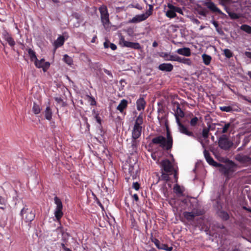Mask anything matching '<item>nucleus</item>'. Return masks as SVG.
Listing matches in <instances>:
<instances>
[{"label": "nucleus", "instance_id": "obj_27", "mask_svg": "<svg viewBox=\"0 0 251 251\" xmlns=\"http://www.w3.org/2000/svg\"><path fill=\"white\" fill-rule=\"evenodd\" d=\"M171 175V174H170L169 173H166L165 172L161 171V175L160 176H159L158 180L157 183L159 180H164L166 182L168 181H169L170 180V177L169 176Z\"/></svg>", "mask_w": 251, "mask_h": 251}, {"label": "nucleus", "instance_id": "obj_42", "mask_svg": "<svg viewBox=\"0 0 251 251\" xmlns=\"http://www.w3.org/2000/svg\"><path fill=\"white\" fill-rule=\"evenodd\" d=\"M174 191L175 193L177 194H182L183 191H182L180 186L178 184H176L174 187Z\"/></svg>", "mask_w": 251, "mask_h": 251}, {"label": "nucleus", "instance_id": "obj_58", "mask_svg": "<svg viewBox=\"0 0 251 251\" xmlns=\"http://www.w3.org/2000/svg\"><path fill=\"white\" fill-rule=\"evenodd\" d=\"M54 99H55V101H56L57 103H61V102H62V103H64V102H63V100H62V99L61 98H59V97H55V98H54Z\"/></svg>", "mask_w": 251, "mask_h": 251}, {"label": "nucleus", "instance_id": "obj_22", "mask_svg": "<svg viewBox=\"0 0 251 251\" xmlns=\"http://www.w3.org/2000/svg\"><path fill=\"white\" fill-rule=\"evenodd\" d=\"M239 109H240L238 106H234L233 105L230 106H221L220 109L222 111L231 112L233 111H238Z\"/></svg>", "mask_w": 251, "mask_h": 251}, {"label": "nucleus", "instance_id": "obj_45", "mask_svg": "<svg viewBox=\"0 0 251 251\" xmlns=\"http://www.w3.org/2000/svg\"><path fill=\"white\" fill-rule=\"evenodd\" d=\"M137 139H134L132 138L131 140V147L133 151H135L138 145V142L137 141Z\"/></svg>", "mask_w": 251, "mask_h": 251}, {"label": "nucleus", "instance_id": "obj_40", "mask_svg": "<svg viewBox=\"0 0 251 251\" xmlns=\"http://www.w3.org/2000/svg\"><path fill=\"white\" fill-rule=\"evenodd\" d=\"M224 54L227 58H230L233 56V53L232 51L227 49H226L224 50Z\"/></svg>", "mask_w": 251, "mask_h": 251}, {"label": "nucleus", "instance_id": "obj_11", "mask_svg": "<svg viewBox=\"0 0 251 251\" xmlns=\"http://www.w3.org/2000/svg\"><path fill=\"white\" fill-rule=\"evenodd\" d=\"M161 171L172 174L174 168L171 161L166 159L162 160L160 163Z\"/></svg>", "mask_w": 251, "mask_h": 251}, {"label": "nucleus", "instance_id": "obj_2", "mask_svg": "<svg viewBox=\"0 0 251 251\" xmlns=\"http://www.w3.org/2000/svg\"><path fill=\"white\" fill-rule=\"evenodd\" d=\"M143 123V117L142 113H140L137 117L132 131V138H139L141 135L142 126Z\"/></svg>", "mask_w": 251, "mask_h": 251}, {"label": "nucleus", "instance_id": "obj_53", "mask_svg": "<svg viewBox=\"0 0 251 251\" xmlns=\"http://www.w3.org/2000/svg\"><path fill=\"white\" fill-rule=\"evenodd\" d=\"M242 208L246 210L247 212L251 214V208L248 206L247 205H244L242 206Z\"/></svg>", "mask_w": 251, "mask_h": 251}, {"label": "nucleus", "instance_id": "obj_49", "mask_svg": "<svg viewBox=\"0 0 251 251\" xmlns=\"http://www.w3.org/2000/svg\"><path fill=\"white\" fill-rule=\"evenodd\" d=\"M93 112L95 114H96V115L95 116V118L97 121V122L100 125H101V119L100 117L99 116V113H96V111L95 110H93Z\"/></svg>", "mask_w": 251, "mask_h": 251}, {"label": "nucleus", "instance_id": "obj_7", "mask_svg": "<svg viewBox=\"0 0 251 251\" xmlns=\"http://www.w3.org/2000/svg\"><path fill=\"white\" fill-rule=\"evenodd\" d=\"M151 143L155 145H159V146L161 148L166 151L171 150L173 147L171 146L170 147H169V146H168V144L167 143V139L165 137L162 135H159L153 138L151 140Z\"/></svg>", "mask_w": 251, "mask_h": 251}, {"label": "nucleus", "instance_id": "obj_19", "mask_svg": "<svg viewBox=\"0 0 251 251\" xmlns=\"http://www.w3.org/2000/svg\"><path fill=\"white\" fill-rule=\"evenodd\" d=\"M2 36L10 46L13 47L15 45V42L13 39L6 31H3L2 32Z\"/></svg>", "mask_w": 251, "mask_h": 251}, {"label": "nucleus", "instance_id": "obj_34", "mask_svg": "<svg viewBox=\"0 0 251 251\" xmlns=\"http://www.w3.org/2000/svg\"><path fill=\"white\" fill-rule=\"evenodd\" d=\"M202 57L203 59V63L205 65H208L210 64L211 60V57L210 55L206 54H203L202 55Z\"/></svg>", "mask_w": 251, "mask_h": 251}, {"label": "nucleus", "instance_id": "obj_33", "mask_svg": "<svg viewBox=\"0 0 251 251\" xmlns=\"http://www.w3.org/2000/svg\"><path fill=\"white\" fill-rule=\"evenodd\" d=\"M166 15L169 18H174L176 16V14L175 13V11L172 9H169L166 12Z\"/></svg>", "mask_w": 251, "mask_h": 251}, {"label": "nucleus", "instance_id": "obj_39", "mask_svg": "<svg viewBox=\"0 0 251 251\" xmlns=\"http://www.w3.org/2000/svg\"><path fill=\"white\" fill-rule=\"evenodd\" d=\"M151 242L154 243L155 244V246L157 247V245L159 247H161L162 245H167L165 244H161L160 241L158 240V239H156L154 237L151 238Z\"/></svg>", "mask_w": 251, "mask_h": 251}, {"label": "nucleus", "instance_id": "obj_30", "mask_svg": "<svg viewBox=\"0 0 251 251\" xmlns=\"http://www.w3.org/2000/svg\"><path fill=\"white\" fill-rule=\"evenodd\" d=\"M41 110V108L40 105L36 103L35 102H33V107H32V111L33 112L37 115L40 113Z\"/></svg>", "mask_w": 251, "mask_h": 251}, {"label": "nucleus", "instance_id": "obj_59", "mask_svg": "<svg viewBox=\"0 0 251 251\" xmlns=\"http://www.w3.org/2000/svg\"><path fill=\"white\" fill-rule=\"evenodd\" d=\"M216 31L221 35H223L224 34V32L222 29V28L218 26V28H216Z\"/></svg>", "mask_w": 251, "mask_h": 251}, {"label": "nucleus", "instance_id": "obj_6", "mask_svg": "<svg viewBox=\"0 0 251 251\" xmlns=\"http://www.w3.org/2000/svg\"><path fill=\"white\" fill-rule=\"evenodd\" d=\"M153 6L149 5V9L145 14L137 15L128 22L129 23H137L146 20L152 13Z\"/></svg>", "mask_w": 251, "mask_h": 251}, {"label": "nucleus", "instance_id": "obj_25", "mask_svg": "<svg viewBox=\"0 0 251 251\" xmlns=\"http://www.w3.org/2000/svg\"><path fill=\"white\" fill-rule=\"evenodd\" d=\"M146 102L143 98H140L136 101L137 109L138 111L145 109Z\"/></svg>", "mask_w": 251, "mask_h": 251}, {"label": "nucleus", "instance_id": "obj_17", "mask_svg": "<svg viewBox=\"0 0 251 251\" xmlns=\"http://www.w3.org/2000/svg\"><path fill=\"white\" fill-rule=\"evenodd\" d=\"M211 126L209 125L207 127H204L203 128L201 134H199L201 136V140L203 141V139L205 140L206 143L209 142L208 139L209 135L210 128Z\"/></svg>", "mask_w": 251, "mask_h": 251}, {"label": "nucleus", "instance_id": "obj_63", "mask_svg": "<svg viewBox=\"0 0 251 251\" xmlns=\"http://www.w3.org/2000/svg\"><path fill=\"white\" fill-rule=\"evenodd\" d=\"M199 14L204 17L206 16V12L203 10L199 11Z\"/></svg>", "mask_w": 251, "mask_h": 251}, {"label": "nucleus", "instance_id": "obj_8", "mask_svg": "<svg viewBox=\"0 0 251 251\" xmlns=\"http://www.w3.org/2000/svg\"><path fill=\"white\" fill-rule=\"evenodd\" d=\"M20 214L23 220H34L35 217L34 210L29 209L26 206L22 209Z\"/></svg>", "mask_w": 251, "mask_h": 251}, {"label": "nucleus", "instance_id": "obj_26", "mask_svg": "<svg viewBox=\"0 0 251 251\" xmlns=\"http://www.w3.org/2000/svg\"><path fill=\"white\" fill-rule=\"evenodd\" d=\"M127 103L128 102L127 100L125 99L122 100L120 104L117 107V109L120 111V112H123L124 110L127 107Z\"/></svg>", "mask_w": 251, "mask_h": 251}, {"label": "nucleus", "instance_id": "obj_24", "mask_svg": "<svg viewBox=\"0 0 251 251\" xmlns=\"http://www.w3.org/2000/svg\"><path fill=\"white\" fill-rule=\"evenodd\" d=\"M176 52L180 55H182L187 57L191 55V50L189 48H183L178 49L176 50Z\"/></svg>", "mask_w": 251, "mask_h": 251}, {"label": "nucleus", "instance_id": "obj_57", "mask_svg": "<svg viewBox=\"0 0 251 251\" xmlns=\"http://www.w3.org/2000/svg\"><path fill=\"white\" fill-rule=\"evenodd\" d=\"M109 47L112 50H115L117 49V46L115 44L113 43H110Z\"/></svg>", "mask_w": 251, "mask_h": 251}, {"label": "nucleus", "instance_id": "obj_14", "mask_svg": "<svg viewBox=\"0 0 251 251\" xmlns=\"http://www.w3.org/2000/svg\"><path fill=\"white\" fill-rule=\"evenodd\" d=\"M207 0V1H205L203 3V5L206 6L211 12H217L220 15H225V14L216 6V4L212 2L211 0Z\"/></svg>", "mask_w": 251, "mask_h": 251}, {"label": "nucleus", "instance_id": "obj_28", "mask_svg": "<svg viewBox=\"0 0 251 251\" xmlns=\"http://www.w3.org/2000/svg\"><path fill=\"white\" fill-rule=\"evenodd\" d=\"M44 113L45 118L49 121L51 120L52 119V112L50 106H47Z\"/></svg>", "mask_w": 251, "mask_h": 251}, {"label": "nucleus", "instance_id": "obj_32", "mask_svg": "<svg viewBox=\"0 0 251 251\" xmlns=\"http://www.w3.org/2000/svg\"><path fill=\"white\" fill-rule=\"evenodd\" d=\"M29 56L30 58V60L31 61H35V60H36L37 58L35 52L33 50L31 49H28L27 50Z\"/></svg>", "mask_w": 251, "mask_h": 251}, {"label": "nucleus", "instance_id": "obj_54", "mask_svg": "<svg viewBox=\"0 0 251 251\" xmlns=\"http://www.w3.org/2000/svg\"><path fill=\"white\" fill-rule=\"evenodd\" d=\"M103 71L104 72L107 74V75H109L110 76H111V77H113V75L112 74V73H111V72L107 69H103Z\"/></svg>", "mask_w": 251, "mask_h": 251}, {"label": "nucleus", "instance_id": "obj_5", "mask_svg": "<svg viewBox=\"0 0 251 251\" xmlns=\"http://www.w3.org/2000/svg\"><path fill=\"white\" fill-rule=\"evenodd\" d=\"M100 14V20L103 25L105 28L109 27L110 21L109 18V13L107 6L105 5H102L99 8Z\"/></svg>", "mask_w": 251, "mask_h": 251}, {"label": "nucleus", "instance_id": "obj_50", "mask_svg": "<svg viewBox=\"0 0 251 251\" xmlns=\"http://www.w3.org/2000/svg\"><path fill=\"white\" fill-rule=\"evenodd\" d=\"M157 119H158L159 123H160V124H161V123L163 122H164V123H165V120H168L166 119V117L165 116H162L161 117H160L159 115H158Z\"/></svg>", "mask_w": 251, "mask_h": 251}, {"label": "nucleus", "instance_id": "obj_47", "mask_svg": "<svg viewBox=\"0 0 251 251\" xmlns=\"http://www.w3.org/2000/svg\"><path fill=\"white\" fill-rule=\"evenodd\" d=\"M225 228L223 225L222 224H214V230L216 229H223Z\"/></svg>", "mask_w": 251, "mask_h": 251}, {"label": "nucleus", "instance_id": "obj_20", "mask_svg": "<svg viewBox=\"0 0 251 251\" xmlns=\"http://www.w3.org/2000/svg\"><path fill=\"white\" fill-rule=\"evenodd\" d=\"M64 42V37L63 36H59L53 43L54 51L55 52L58 48L63 46Z\"/></svg>", "mask_w": 251, "mask_h": 251}, {"label": "nucleus", "instance_id": "obj_16", "mask_svg": "<svg viewBox=\"0 0 251 251\" xmlns=\"http://www.w3.org/2000/svg\"><path fill=\"white\" fill-rule=\"evenodd\" d=\"M206 147L205 148H203L204 149L203 151V154L204 157L207 161V162L210 165L217 167V165H218L219 163H217V162L215 161L213 158L210 156V153L208 151H207L205 149Z\"/></svg>", "mask_w": 251, "mask_h": 251}, {"label": "nucleus", "instance_id": "obj_61", "mask_svg": "<svg viewBox=\"0 0 251 251\" xmlns=\"http://www.w3.org/2000/svg\"><path fill=\"white\" fill-rule=\"evenodd\" d=\"M133 7L139 10L142 9V7L138 3L136 4L135 5L133 6Z\"/></svg>", "mask_w": 251, "mask_h": 251}, {"label": "nucleus", "instance_id": "obj_48", "mask_svg": "<svg viewBox=\"0 0 251 251\" xmlns=\"http://www.w3.org/2000/svg\"><path fill=\"white\" fill-rule=\"evenodd\" d=\"M219 4L224 6L225 8L227 7L226 5L229 2L230 0H219Z\"/></svg>", "mask_w": 251, "mask_h": 251}, {"label": "nucleus", "instance_id": "obj_41", "mask_svg": "<svg viewBox=\"0 0 251 251\" xmlns=\"http://www.w3.org/2000/svg\"><path fill=\"white\" fill-rule=\"evenodd\" d=\"M162 55H161V56L164 57L166 60H168V61H174V60L170 59H171L170 57L172 56V57H176V55H174L169 54L167 52H162Z\"/></svg>", "mask_w": 251, "mask_h": 251}, {"label": "nucleus", "instance_id": "obj_23", "mask_svg": "<svg viewBox=\"0 0 251 251\" xmlns=\"http://www.w3.org/2000/svg\"><path fill=\"white\" fill-rule=\"evenodd\" d=\"M175 104L176 105V109L174 115L176 119V122H177V119H179V117L183 118L184 116V113L180 108L178 102L175 103Z\"/></svg>", "mask_w": 251, "mask_h": 251}, {"label": "nucleus", "instance_id": "obj_51", "mask_svg": "<svg viewBox=\"0 0 251 251\" xmlns=\"http://www.w3.org/2000/svg\"><path fill=\"white\" fill-rule=\"evenodd\" d=\"M6 203V200L1 196H0V204L5 206Z\"/></svg>", "mask_w": 251, "mask_h": 251}, {"label": "nucleus", "instance_id": "obj_37", "mask_svg": "<svg viewBox=\"0 0 251 251\" xmlns=\"http://www.w3.org/2000/svg\"><path fill=\"white\" fill-rule=\"evenodd\" d=\"M63 60L68 65H71L73 64V61L72 58L68 56L67 54H65L63 56Z\"/></svg>", "mask_w": 251, "mask_h": 251}, {"label": "nucleus", "instance_id": "obj_31", "mask_svg": "<svg viewBox=\"0 0 251 251\" xmlns=\"http://www.w3.org/2000/svg\"><path fill=\"white\" fill-rule=\"evenodd\" d=\"M167 7L169 9H172L174 10L175 11V13L177 12L180 14H183V11L180 7H176L170 3H168Z\"/></svg>", "mask_w": 251, "mask_h": 251}, {"label": "nucleus", "instance_id": "obj_1", "mask_svg": "<svg viewBox=\"0 0 251 251\" xmlns=\"http://www.w3.org/2000/svg\"><path fill=\"white\" fill-rule=\"evenodd\" d=\"M176 123L178 126V130L180 133L193 137L201 143L203 148H205V143L201 140V136L199 133H194L192 131H189L188 128L181 123L180 119H177Z\"/></svg>", "mask_w": 251, "mask_h": 251}, {"label": "nucleus", "instance_id": "obj_56", "mask_svg": "<svg viewBox=\"0 0 251 251\" xmlns=\"http://www.w3.org/2000/svg\"><path fill=\"white\" fill-rule=\"evenodd\" d=\"M110 43H110L109 41L106 40L103 44L104 47L106 49L108 48L110 46Z\"/></svg>", "mask_w": 251, "mask_h": 251}, {"label": "nucleus", "instance_id": "obj_46", "mask_svg": "<svg viewBox=\"0 0 251 251\" xmlns=\"http://www.w3.org/2000/svg\"><path fill=\"white\" fill-rule=\"evenodd\" d=\"M42 67H41V68H42L43 71L44 72H47V71L48 70V69L50 68V63L49 62H44L43 65H42Z\"/></svg>", "mask_w": 251, "mask_h": 251}, {"label": "nucleus", "instance_id": "obj_29", "mask_svg": "<svg viewBox=\"0 0 251 251\" xmlns=\"http://www.w3.org/2000/svg\"><path fill=\"white\" fill-rule=\"evenodd\" d=\"M225 10L231 19L236 20L240 18V16L237 13L233 12H231L227 7L225 8Z\"/></svg>", "mask_w": 251, "mask_h": 251}, {"label": "nucleus", "instance_id": "obj_60", "mask_svg": "<svg viewBox=\"0 0 251 251\" xmlns=\"http://www.w3.org/2000/svg\"><path fill=\"white\" fill-rule=\"evenodd\" d=\"M90 99L91 100V105H95L96 104V101L95 100L94 98H93V97H90Z\"/></svg>", "mask_w": 251, "mask_h": 251}, {"label": "nucleus", "instance_id": "obj_44", "mask_svg": "<svg viewBox=\"0 0 251 251\" xmlns=\"http://www.w3.org/2000/svg\"><path fill=\"white\" fill-rule=\"evenodd\" d=\"M157 249L158 250H162L165 251H172L173 250V247H168L167 245H162L161 247H159L158 245H157Z\"/></svg>", "mask_w": 251, "mask_h": 251}, {"label": "nucleus", "instance_id": "obj_3", "mask_svg": "<svg viewBox=\"0 0 251 251\" xmlns=\"http://www.w3.org/2000/svg\"><path fill=\"white\" fill-rule=\"evenodd\" d=\"M236 166V164L232 161H230L228 164L224 165L218 163L217 167H219V171L225 176L228 178L230 175L235 171Z\"/></svg>", "mask_w": 251, "mask_h": 251}, {"label": "nucleus", "instance_id": "obj_64", "mask_svg": "<svg viewBox=\"0 0 251 251\" xmlns=\"http://www.w3.org/2000/svg\"><path fill=\"white\" fill-rule=\"evenodd\" d=\"M192 21L194 23L197 25H199L200 24V22L197 19L194 18L192 20Z\"/></svg>", "mask_w": 251, "mask_h": 251}, {"label": "nucleus", "instance_id": "obj_36", "mask_svg": "<svg viewBox=\"0 0 251 251\" xmlns=\"http://www.w3.org/2000/svg\"><path fill=\"white\" fill-rule=\"evenodd\" d=\"M240 29L248 33H251V26L249 25H243L240 26Z\"/></svg>", "mask_w": 251, "mask_h": 251}, {"label": "nucleus", "instance_id": "obj_62", "mask_svg": "<svg viewBox=\"0 0 251 251\" xmlns=\"http://www.w3.org/2000/svg\"><path fill=\"white\" fill-rule=\"evenodd\" d=\"M245 54L247 57L251 59V52L246 51Z\"/></svg>", "mask_w": 251, "mask_h": 251}, {"label": "nucleus", "instance_id": "obj_35", "mask_svg": "<svg viewBox=\"0 0 251 251\" xmlns=\"http://www.w3.org/2000/svg\"><path fill=\"white\" fill-rule=\"evenodd\" d=\"M222 123H225L223 129L222 130V133L223 134L226 133L228 132L229 129L231 127V124L230 123H226L225 122H222Z\"/></svg>", "mask_w": 251, "mask_h": 251}, {"label": "nucleus", "instance_id": "obj_15", "mask_svg": "<svg viewBox=\"0 0 251 251\" xmlns=\"http://www.w3.org/2000/svg\"><path fill=\"white\" fill-rule=\"evenodd\" d=\"M165 126L166 129V139H167V143L168 144V146L170 147L171 146H173V139L169 129L168 120H165Z\"/></svg>", "mask_w": 251, "mask_h": 251}, {"label": "nucleus", "instance_id": "obj_43", "mask_svg": "<svg viewBox=\"0 0 251 251\" xmlns=\"http://www.w3.org/2000/svg\"><path fill=\"white\" fill-rule=\"evenodd\" d=\"M199 122L198 118L194 117L190 121V125L191 126H195L197 125Z\"/></svg>", "mask_w": 251, "mask_h": 251}, {"label": "nucleus", "instance_id": "obj_9", "mask_svg": "<svg viewBox=\"0 0 251 251\" xmlns=\"http://www.w3.org/2000/svg\"><path fill=\"white\" fill-rule=\"evenodd\" d=\"M204 213L203 209L199 208H193L191 212H184L183 215L186 220H191L196 216L202 215Z\"/></svg>", "mask_w": 251, "mask_h": 251}, {"label": "nucleus", "instance_id": "obj_18", "mask_svg": "<svg viewBox=\"0 0 251 251\" xmlns=\"http://www.w3.org/2000/svg\"><path fill=\"white\" fill-rule=\"evenodd\" d=\"M170 58V59L174 60V61H177L188 65H191L192 64V61L189 58L181 57L177 55H176V57L172 56Z\"/></svg>", "mask_w": 251, "mask_h": 251}, {"label": "nucleus", "instance_id": "obj_10", "mask_svg": "<svg viewBox=\"0 0 251 251\" xmlns=\"http://www.w3.org/2000/svg\"><path fill=\"white\" fill-rule=\"evenodd\" d=\"M54 202L56 204V207L54 212L56 220H60L63 216L62 203L60 199L57 197H54Z\"/></svg>", "mask_w": 251, "mask_h": 251}, {"label": "nucleus", "instance_id": "obj_52", "mask_svg": "<svg viewBox=\"0 0 251 251\" xmlns=\"http://www.w3.org/2000/svg\"><path fill=\"white\" fill-rule=\"evenodd\" d=\"M132 187L136 190H138L140 188V184L137 182H134Z\"/></svg>", "mask_w": 251, "mask_h": 251}, {"label": "nucleus", "instance_id": "obj_55", "mask_svg": "<svg viewBox=\"0 0 251 251\" xmlns=\"http://www.w3.org/2000/svg\"><path fill=\"white\" fill-rule=\"evenodd\" d=\"M211 23L214 25L216 28H218L219 26V24L218 22L215 21L214 20H212L211 21Z\"/></svg>", "mask_w": 251, "mask_h": 251}, {"label": "nucleus", "instance_id": "obj_4", "mask_svg": "<svg viewBox=\"0 0 251 251\" xmlns=\"http://www.w3.org/2000/svg\"><path fill=\"white\" fill-rule=\"evenodd\" d=\"M233 145V143L230 140L226 135L223 134L218 139V146L220 148L225 151L229 150Z\"/></svg>", "mask_w": 251, "mask_h": 251}, {"label": "nucleus", "instance_id": "obj_21", "mask_svg": "<svg viewBox=\"0 0 251 251\" xmlns=\"http://www.w3.org/2000/svg\"><path fill=\"white\" fill-rule=\"evenodd\" d=\"M173 65L171 63H162L159 65L158 69L162 71L171 72L173 69Z\"/></svg>", "mask_w": 251, "mask_h": 251}, {"label": "nucleus", "instance_id": "obj_38", "mask_svg": "<svg viewBox=\"0 0 251 251\" xmlns=\"http://www.w3.org/2000/svg\"><path fill=\"white\" fill-rule=\"evenodd\" d=\"M44 62L45 59L44 58H42L40 60L37 59V60L34 61V64L37 68H41Z\"/></svg>", "mask_w": 251, "mask_h": 251}, {"label": "nucleus", "instance_id": "obj_12", "mask_svg": "<svg viewBox=\"0 0 251 251\" xmlns=\"http://www.w3.org/2000/svg\"><path fill=\"white\" fill-rule=\"evenodd\" d=\"M120 42V44H122L123 46L125 47L135 50H141L142 49V47L139 43L126 41L123 37H121Z\"/></svg>", "mask_w": 251, "mask_h": 251}, {"label": "nucleus", "instance_id": "obj_13", "mask_svg": "<svg viewBox=\"0 0 251 251\" xmlns=\"http://www.w3.org/2000/svg\"><path fill=\"white\" fill-rule=\"evenodd\" d=\"M235 159L237 161L244 164L246 166L251 165V158L248 155L239 153L235 155Z\"/></svg>", "mask_w": 251, "mask_h": 251}]
</instances>
